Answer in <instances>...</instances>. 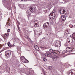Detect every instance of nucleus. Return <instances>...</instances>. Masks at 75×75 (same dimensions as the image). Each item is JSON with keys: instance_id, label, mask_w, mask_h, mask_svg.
I'll use <instances>...</instances> for the list:
<instances>
[{"instance_id": "22", "label": "nucleus", "mask_w": 75, "mask_h": 75, "mask_svg": "<svg viewBox=\"0 0 75 75\" xmlns=\"http://www.w3.org/2000/svg\"><path fill=\"white\" fill-rule=\"evenodd\" d=\"M53 60L54 61H57V56L56 55L54 56Z\"/></svg>"}, {"instance_id": "42", "label": "nucleus", "mask_w": 75, "mask_h": 75, "mask_svg": "<svg viewBox=\"0 0 75 75\" xmlns=\"http://www.w3.org/2000/svg\"><path fill=\"white\" fill-rule=\"evenodd\" d=\"M57 58H58V57L57 56Z\"/></svg>"}, {"instance_id": "31", "label": "nucleus", "mask_w": 75, "mask_h": 75, "mask_svg": "<svg viewBox=\"0 0 75 75\" xmlns=\"http://www.w3.org/2000/svg\"><path fill=\"white\" fill-rule=\"evenodd\" d=\"M64 46H66V47H67L68 46V43H65L64 44Z\"/></svg>"}, {"instance_id": "45", "label": "nucleus", "mask_w": 75, "mask_h": 75, "mask_svg": "<svg viewBox=\"0 0 75 75\" xmlns=\"http://www.w3.org/2000/svg\"><path fill=\"white\" fill-rule=\"evenodd\" d=\"M58 1H59V0H58Z\"/></svg>"}, {"instance_id": "1", "label": "nucleus", "mask_w": 75, "mask_h": 75, "mask_svg": "<svg viewBox=\"0 0 75 75\" xmlns=\"http://www.w3.org/2000/svg\"><path fill=\"white\" fill-rule=\"evenodd\" d=\"M57 15V13H56V11H53L52 12L50 13L49 15V18L51 19L52 20V19H55V20H56V18H55V16Z\"/></svg>"}, {"instance_id": "26", "label": "nucleus", "mask_w": 75, "mask_h": 75, "mask_svg": "<svg viewBox=\"0 0 75 75\" xmlns=\"http://www.w3.org/2000/svg\"><path fill=\"white\" fill-rule=\"evenodd\" d=\"M35 49L36 50H37V51H39V50H40V49L38 47H35Z\"/></svg>"}, {"instance_id": "37", "label": "nucleus", "mask_w": 75, "mask_h": 75, "mask_svg": "<svg viewBox=\"0 0 75 75\" xmlns=\"http://www.w3.org/2000/svg\"><path fill=\"white\" fill-rule=\"evenodd\" d=\"M34 47L35 48L36 47H38V46L37 45H35L34 46Z\"/></svg>"}, {"instance_id": "25", "label": "nucleus", "mask_w": 75, "mask_h": 75, "mask_svg": "<svg viewBox=\"0 0 75 75\" xmlns=\"http://www.w3.org/2000/svg\"><path fill=\"white\" fill-rule=\"evenodd\" d=\"M41 57L42 59H44V58H45V56L44 55H42Z\"/></svg>"}, {"instance_id": "12", "label": "nucleus", "mask_w": 75, "mask_h": 75, "mask_svg": "<svg viewBox=\"0 0 75 75\" xmlns=\"http://www.w3.org/2000/svg\"><path fill=\"white\" fill-rule=\"evenodd\" d=\"M9 35V34L8 33H7L6 34L4 35V39H5V40H7L8 39V36Z\"/></svg>"}, {"instance_id": "6", "label": "nucleus", "mask_w": 75, "mask_h": 75, "mask_svg": "<svg viewBox=\"0 0 75 75\" xmlns=\"http://www.w3.org/2000/svg\"><path fill=\"white\" fill-rule=\"evenodd\" d=\"M59 12L61 14H67V12L65 10L64 8H62L59 10Z\"/></svg>"}, {"instance_id": "17", "label": "nucleus", "mask_w": 75, "mask_h": 75, "mask_svg": "<svg viewBox=\"0 0 75 75\" xmlns=\"http://www.w3.org/2000/svg\"><path fill=\"white\" fill-rule=\"evenodd\" d=\"M57 44V47H61V42H59Z\"/></svg>"}, {"instance_id": "24", "label": "nucleus", "mask_w": 75, "mask_h": 75, "mask_svg": "<svg viewBox=\"0 0 75 75\" xmlns=\"http://www.w3.org/2000/svg\"><path fill=\"white\" fill-rule=\"evenodd\" d=\"M8 45L9 47H11V43H10V42H9L8 43Z\"/></svg>"}, {"instance_id": "2", "label": "nucleus", "mask_w": 75, "mask_h": 75, "mask_svg": "<svg viewBox=\"0 0 75 75\" xmlns=\"http://www.w3.org/2000/svg\"><path fill=\"white\" fill-rule=\"evenodd\" d=\"M33 8L32 7H29L28 8L27 10H26V11L27 13V14H28V16H30L31 13L32 11H34L33 10Z\"/></svg>"}, {"instance_id": "40", "label": "nucleus", "mask_w": 75, "mask_h": 75, "mask_svg": "<svg viewBox=\"0 0 75 75\" xmlns=\"http://www.w3.org/2000/svg\"><path fill=\"white\" fill-rule=\"evenodd\" d=\"M50 35H51L52 34V33L50 32Z\"/></svg>"}, {"instance_id": "21", "label": "nucleus", "mask_w": 75, "mask_h": 75, "mask_svg": "<svg viewBox=\"0 0 75 75\" xmlns=\"http://www.w3.org/2000/svg\"><path fill=\"white\" fill-rule=\"evenodd\" d=\"M72 37L75 41V33H74L72 34Z\"/></svg>"}, {"instance_id": "16", "label": "nucleus", "mask_w": 75, "mask_h": 75, "mask_svg": "<svg viewBox=\"0 0 75 75\" xmlns=\"http://www.w3.org/2000/svg\"><path fill=\"white\" fill-rule=\"evenodd\" d=\"M74 71H70L69 73V75H74Z\"/></svg>"}, {"instance_id": "13", "label": "nucleus", "mask_w": 75, "mask_h": 75, "mask_svg": "<svg viewBox=\"0 0 75 75\" xmlns=\"http://www.w3.org/2000/svg\"><path fill=\"white\" fill-rule=\"evenodd\" d=\"M35 26L36 25V27L39 26V23H38V21H35Z\"/></svg>"}, {"instance_id": "9", "label": "nucleus", "mask_w": 75, "mask_h": 75, "mask_svg": "<svg viewBox=\"0 0 75 75\" xmlns=\"http://www.w3.org/2000/svg\"><path fill=\"white\" fill-rule=\"evenodd\" d=\"M48 25H49V23L48 22L46 23L43 25V27L45 28H47L48 27Z\"/></svg>"}, {"instance_id": "29", "label": "nucleus", "mask_w": 75, "mask_h": 75, "mask_svg": "<svg viewBox=\"0 0 75 75\" xmlns=\"http://www.w3.org/2000/svg\"><path fill=\"white\" fill-rule=\"evenodd\" d=\"M49 70H51V69H52V67L49 66L48 68Z\"/></svg>"}, {"instance_id": "3", "label": "nucleus", "mask_w": 75, "mask_h": 75, "mask_svg": "<svg viewBox=\"0 0 75 75\" xmlns=\"http://www.w3.org/2000/svg\"><path fill=\"white\" fill-rule=\"evenodd\" d=\"M2 4L5 7H7L8 4V1L7 0H3L2 1Z\"/></svg>"}, {"instance_id": "4", "label": "nucleus", "mask_w": 75, "mask_h": 75, "mask_svg": "<svg viewBox=\"0 0 75 75\" xmlns=\"http://www.w3.org/2000/svg\"><path fill=\"white\" fill-rule=\"evenodd\" d=\"M11 51L9 50H8L5 51V56L6 57H8V58H9L10 57V55H11Z\"/></svg>"}, {"instance_id": "36", "label": "nucleus", "mask_w": 75, "mask_h": 75, "mask_svg": "<svg viewBox=\"0 0 75 75\" xmlns=\"http://www.w3.org/2000/svg\"><path fill=\"white\" fill-rule=\"evenodd\" d=\"M10 30L9 29H8V30H7L8 33H9L10 32Z\"/></svg>"}, {"instance_id": "33", "label": "nucleus", "mask_w": 75, "mask_h": 75, "mask_svg": "<svg viewBox=\"0 0 75 75\" xmlns=\"http://www.w3.org/2000/svg\"><path fill=\"white\" fill-rule=\"evenodd\" d=\"M25 38H27V39H28V36L27 35H25Z\"/></svg>"}, {"instance_id": "5", "label": "nucleus", "mask_w": 75, "mask_h": 75, "mask_svg": "<svg viewBox=\"0 0 75 75\" xmlns=\"http://www.w3.org/2000/svg\"><path fill=\"white\" fill-rule=\"evenodd\" d=\"M49 52L51 54L55 55V54H57V50H52L50 49L49 50Z\"/></svg>"}, {"instance_id": "8", "label": "nucleus", "mask_w": 75, "mask_h": 75, "mask_svg": "<svg viewBox=\"0 0 75 75\" xmlns=\"http://www.w3.org/2000/svg\"><path fill=\"white\" fill-rule=\"evenodd\" d=\"M66 20V17L64 16L63 17H62L60 18H59V20H61L62 22L64 23Z\"/></svg>"}, {"instance_id": "15", "label": "nucleus", "mask_w": 75, "mask_h": 75, "mask_svg": "<svg viewBox=\"0 0 75 75\" xmlns=\"http://www.w3.org/2000/svg\"><path fill=\"white\" fill-rule=\"evenodd\" d=\"M25 74L27 75H33V74H32L30 72L28 71H27L25 73Z\"/></svg>"}, {"instance_id": "35", "label": "nucleus", "mask_w": 75, "mask_h": 75, "mask_svg": "<svg viewBox=\"0 0 75 75\" xmlns=\"http://www.w3.org/2000/svg\"><path fill=\"white\" fill-rule=\"evenodd\" d=\"M14 47V45H13L11 46V47Z\"/></svg>"}, {"instance_id": "39", "label": "nucleus", "mask_w": 75, "mask_h": 75, "mask_svg": "<svg viewBox=\"0 0 75 75\" xmlns=\"http://www.w3.org/2000/svg\"><path fill=\"white\" fill-rule=\"evenodd\" d=\"M26 61H27V63H28L29 61H28V60H26Z\"/></svg>"}, {"instance_id": "14", "label": "nucleus", "mask_w": 75, "mask_h": 75, "mask_svg": "<svg viewBox=\"0 0 75 75\" xmlns=\"http://www.w3.org/2000/svg\"><path fill=\"white\" fill-rule=\"evenodd\" d=\"M45 55L46 57H52V55L48 53H45Z\"/></svg>"}, {"instance_id": "32", "label": "nucleus", "mask_w": 75, "mask_h": 75, "mask_svg": "<svg viewBox=\"0 0 75 75\" xmlns=\"http://www.w3.org/2000/svg\"><path fill=\"white\" fill-rule=\"evenodd\" d=\"M69 26L70 27V28H73V25H69Z\"/></svg>"}, {"instance_id": "10", "label": "nucleus", "mask_w": 75, "mask_h": 75, "mask_svg": "<svg viewBox=\"0 0 75 75\" xmlns=\"http://www.w3.org/2000/svg\"><path fill=\"white\" fill-rule=\"evenodd\" d=\"M66 51L67 52H69V53L72 52V49L69 47H67L66 49Z\"/></svg>"}, {"instance_id": "20", "label": "nucleus", "mask_w": 75, "mask_h": 75, "mask_svg": "<svg viewBox=\"0 0 75 75\" xmlns=\"http://www.w3.org/2000/svg\"><path fill=\"white\" fill-rule=\"evenodd\" d=\"M64 66L66 67V68H68V67H69L70 65L68 63H66L64 64Z\"/></svg>"}, {"instance_id": "30", "label": "nucleus", "mask_w": 75, "mask_h": 75, "mask_svg": "<svg viewBox=\"0 0 75 75\" xmlns=\"http://www.w3.org/2000/svg\"><path fill=\"white\" fill-rule=\"evenodd\" d=\"M40 48H41L42 49H43V50H44V49H45V47H40Z\"/></svg>"}, {"instance_id": "41", "label": "nucleus", "mask_w": 75, "mask_h": 75, "mask_svg": "<svg viewBox=\"0 0 75 75\" xmlns=\"http://www.w3.org/2000/svg\"><path fill=\"white\" fill-rule=\"evenodd\" d=\"M68 1H66V2H68Z\"/></svg>"}, {"instance_id": "27", "label": "nucleus", "mask_w": 75, "mask_h": 75, "mask_svg": "<svg viewBox=\"0 0 75 75\" xmlns=\"http://www.w3.org/2000/svg\"><path fill=\"white\" fill-rule=\"evenodd\" d=\"M21 59H25V57L24 56H21Z\"/></svg>"}, {"instance_id": "11", "label": "nucleus", "mask_w": 75, "mask_h": 75, "mask_svg": "<svg viewBox=\"0 0 75 75\" xmlns=\"http://www.w3.org/2000/svg\"><path fill=\"white\" fill-rule=\"evenodd\" d=\"M57 55H59V54H62H62H65V51H64L63 52H59L58 51H57Z\"/></svg>"}, {"instance_id": "43", "label": "nucleus", "mask_w": 75, "mask_h": 75, "mask_svg": "<svg viewBox=\"0 0 75 75\" xmlns=\"http://www.w3.org/2000/svg\"><path fill=\"white\" fill-rule=\"evenodd\" d=\"M35 66H37V64H36Z\"/></svg>"}, {"instance_id": "19", "label": "nucleus", "mask_w": 75, "mask_h": 75, "mask_svg": "<svg viewBox=\"0 0 75 75\" xmlns=\"http://www.w3.org/2000/svg\"><path fill=\"white\" fill-rule=\"evenodd\" d=\"M40 36V34L39 33H35V37H36V38H37L38 37Z\"/></svg>"}, {"instance_id": "34", "label": "nucleus", "mask_w": 75, "mask_h": 75, "mask_svg": "<svg viewBox=\"0 0 75 75\" xmlns=\"http://www.w3.org/2000/svg\"><path fill=\"white\" fill-rule=\"evenodd\" d=\"M5 15H7L8 14V13H7V12H5Z\"/></svg>"}, {"instance_id": "44", "label": "nucleus", "mask_w": 75, "mask_h": 75, "mask_svg": "<svg viewBox=\"0 0 75 75\" xmlns=\"http://www.w3.org/2000/svg\"><path fill=\"white\" fill-rule=\"evenodd\" d=\"M18 24H20V23H18Z\"/></svg>"}, {"instance_id": "7", "label": "nucleus", "mask_w": 75, "mask_h": 75, "mask_svg": "<svg viewBox=\"0 0 75 75\" xmlns=\"http://www.w3.org/2000/svg\"><path fill=\"white\" fill-rule=\"evenodd\" d=\"M3 67L4 68V70L6 71H9L10 69L9 68L7 67V65L6 64H4L3 66Z\"/></svg>"}, {"instance_id": "18", "label": "nucleus", "mask_w": 75, "mask_h": 75, "mask_svg": "<svg viewBox=\"0 0 75 75\" xmlns=\"http://www.w3.org/2000/svg\"><path fill=\"white\" fill-rule=\"evenodd\" d=\"M68 42H69V43L70 44L73 43L74 42V40H73V39H72L71 40L68 41Z\"/></svg>"}, {"instance_id": "23", "label": "nucleus", "mask_w": 75, "mask_h": 75, "mask_svg": "<svg viewBox=\"0 0 75 75\" xmlns=\"http://www.w3.org/2000/svg\"><path fill=\"white\" fill-rule=\"evenodd\" d=\"M19 7L21 8H23V7H24V5L22 4H20L19 5Z\"/></svg>"}, {"instance_id": "28", "label": "nucleus", "mask_w": 75, "mask_h": 75, "mask_svg": "<svg viewBox=\"0 0 75 75\" xmlns=\"http://www.w3.org/2000/svg\"><path fill=\"white\" fill-rule=\"evenodd\" d=\"M43 61H45V62H46L47 61V59L44 58L43 59Z\"/></svg>"}, {"instance_id": "38", "label": "nucleus", "mask_w": 75, "mask_h": 75, "mask_svg": "<svg viewBox=\"0 0 75 75\" xmlns=\"http://www.w3.org/2000/svg\"><path fill=\"white\" fill-rule=\"evenodd\" d=\"M21 0V1H27V0Z\"/></svg>"}]
</instances>
